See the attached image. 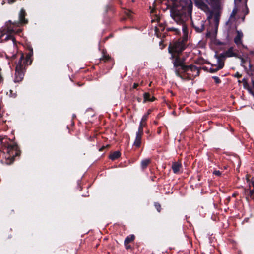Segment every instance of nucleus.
I'll list each match as a JSON object with an SVG mask.
<instances>
[{
    "label": "nucleus",
    "instance_id": "nucleus-1",
    "mask_svg": "<svg viewBox=\"0 0 254 254\" xmlns=\"http://www.w3.org/2000/svg\"><path fill=\"white\" fill-rule=\"evenodd\" d=\"M192 7L190 4L189 7H182L174 8L171 10V16L176 23L179 25V27H167L166 30L168 32H172L174 35H179L182 30L184 35L187 36L188 33L187 25L186 22L189 19L191 15Z\"/></svg>",
    "mask_w": 254,
    "mask_h": 254
},
{
    "label": "nucleus",
    "instance_id": "nucleus-2",
    "mask_svg": "<svg viewBox=\"0 0 254 254\" xmlns=\"http://www.w3.org/2000/svg\"><path fill=\"white\" fill-rule=\"evenodd\" d=\"M26 12L23 9H22L19 14V21L12 22L11 20H9L5 23L2 27V31L0 35V39L4 37V39H2L1 41H7L11 40L14 44H15V39L13 36L15 34H19L21 32L20 26L23 24L27 23V20L25 18Z\"/></svg>",
    "mask_w": 254,
    "mask_h": 254
},
{
    "label": "nucleus",
    "instance_id": "nucleus-3",
    "mask_svg": "<svg viewBox=\"0 0 254 254\" xmlns=\"http://www.w3.org/2000/svg\"><path fill=\"white\" fill-rule=\"evenodd\" d=\"M185 61H179L178 64H174L173 70L176 75L182 80H191L199 76L200 71L198 68L192 64L186 65Z\"/></svg>",
    "mask_w": 254,
    "mask_h": 254
},
{
    "label": "nucleus",
    "instance_id": "nucleus-4",
    "mask_svg": "<svg viewBox=\"0 0 254 254\" xmlns=\"http://www.w3.org/2000/svg\"><path fill=\"white\" fill-rule=\"evenodd\" d=\"M186 39H180L172 44H170L168 47V52L171 54V59L173 66L174 64H178L179 61H186V58L182 56V52L186 48Z\"/></svg>",
    "mask_w": 254,
    "mask_h": 254
},
{
    "label": "nucleus",
    "instance_id": "nucleus-5",
    "mask_svg": "<svg viewBox=\"0 0 254 254\" xmlns=\"http://www.w3.org/2000/svg\"><path fill=\"white\" fill-rule=\"evenodd\" d=\"M1 144L3 152L8 154V157H11L13 161L14 157L18 155L17 145L14 143L7 142L6 139H2Z\"/></svg>",
    "mask_w": 254,
    "mask_h": 254
},
{
    "label": "nucleus",
    "instance_id": "nucleus-6",
    "mask_svg": "<svg viewBox=\"0 0 254 254\" xmlns=\"http://www.w3.org/2000/svg\"><path fill=\"white\" fill-rule=\"evenodd\" d=\"M24 59V56L22 55L16 64L15 73V82H19L22 81L24 75V64L22 61Z\"/></svg>",
    "mask_w": 254,
    "mask_h": 254
},
{
    "label": "nucleus",
    "instance_id": "nucleus-7",
    "mask_svg": "<svg viewBox=\"0 0 254 254\" xmlns=\"http://www.w3.org/2000/svg\"><path fill=\"white\" fill-rule=\"evenodd\" d=\"M216 57L221 59V61L224 62L226 57H238V54L237 50L234 49L233 47H230L226 51L223 53H221L219 55H215Z\"/></svg>",
    "mask_w": 254,
    "mask_h": 254
},
{
    "label": "nucleus",
    "instance_id": "nucleus-8",
    "mask_svg": "<svg viewBox=\"0 0 254 254\" xmlns=\"http://www.w3.org/2000/svg\"><path fill=\"white\" fill-rule=\"evenodd\" d=\"M237 35L234 37V42L238 47V48H240L242 47L243 48L247 49V46H245L243 44V33L241 30H237L236 31Z\"/></svg>",
    "mask_w": 254,
    "mask_h": 254
},
{
    "label": "nucleus",
    "instance_id": "nucleus-9",
    "mask_svg": "<svg viewBox=\"0 0 254 254\" xmlns=\"http://www.w3.org/2000/svg\"><path fill=\"white\" fill-rule=\"evenodd\" d=\"M195 5L205 12L210 11V9L204 0H194Z\"/></svg>",
    "mask_w": 254,
    "mask_h": 254
},
{
    "label": "nucleus",
    "instance_id": "nucleus-10",
    "mask_svg": "<svg viewBox=\"0 0 254 254\" xmlns=\"http://www.w3.org/2000/svg\"><path fill=\"white\" fill-rule=\"evenodd\" d=\"M217 59V64L215 65V67H212L210 68V72L211 73H215L222 68L224 66V62L221 61V59H219L217 57H216Z\"/></svg>",
    "mask_w": 254,
    "mask_h": 254
},
{
    "label": "nucleus",
    "instance_id": "nucleus-11",
    "mask_svg": "<svg viewBox=\"0 0 254 254\" xmlns=\"http://www.w3.org/2000/svg\"><path fill=\"white\" fill-rule=\"evenodd\" d=\"M204 23L205 21L203 20L199 21L197 24L192 22V26L196 32L200 33L204 29Z\"/></svg>",
    "mask_w": 254,
    "mask_h": 254
},
{
    "label": "nucleus",
    "instance_id": "nucleus-12",
    "mask_svg": "<svg viewBox=\"0 0 254 254\" xmlns=\"http://www.w3.org/2000/svg\"><path fill=\"white\" fill-rule=\"evenodd\" d=\"M143 134V133H141L138 131L136 132L135 139L133 143V146L135 147L138 148L140 146Z\"/></svg>",
    "mask_w": 254,
    "mask_h": 254
},
{
    "label": "nucleus",
    "instance_id": "nucleus-13",
    "mask_svg": "<svg viewBox=\"0 0 254 254\" xmlns=\"http://www.w3.org/2000/svg\"><path fill=\"white\" fill-rule=\"evenodd\" d=\"M182 167V165L181 163L179 162H175L173 163L172 165V169L173 170V172L175 174H178L180 172V169Z\"/></svg>",
    "mask_w": 254,
    "mask_h": 254
},
{
    "label": "nucleus",
    "instance_id": "nucleus-14",
    "mask_svg": "<svg viewBox=\"0 0 254 254\" xmlns=\"http://www.w3.org/2000/svg\"><path fill=\"white\" fill-rule=\"evenodd\" d=\"M220 0H209V4L214 9H219L220 8Z\"/></svg>",
    "mask_w": 254,
    "mask_h": 254
},
{
    "label": "nucleus",
    "instance_id": "nucleus-15",
    "mask_svg": "<svg viewBox=\"0 0 254 254\" xmlns=\"http://www.w3.org/2000/svg\"><path fill=\"white\" fill-rule=\"evenodd\" d=\"M143 98L144 103L146 102V101H153L154 100V98L153 97L151 98L150 93L148 92H145L143 94Z\"/></svg>",
    "mask_w": 254,
    "mask_h": 254
},
{
    "label": "nucleus",
    "instance_id": "nucleus-16",
    "mask_svg": "<svg viewBox=\"0 0 254 254\" xmlns=\"http://www.w3.org/2000/svg\"><path fill=\"white\" fill-rule=\"evenodd\" d=\"M151 160L149 158H146L142 160L141 162V166L142 169L146 168L147 166L150 163Z\"/></svg>",
    "mask_w": 254,
    "mask_h": 254
},
{
    "label": "nucleus",
    "instance_id": "nucleus-17",
    "mask_svg": "<svg viewBox=\"0 0 254 254\" xmlns=\"http://www.w3.org/2000/svg\"><path fill=\"white\" fill-rule=\"evenodd\" d=\"M120 156L121 153L118 151H116L110 155L109 158L112 160H115L118 158Z\"/></svg>",
    "mask_w": 254,
    "mask_h": 254
},
{
    "label": "nucleus",
    "instance_id": "nucleus-18",
    "mask_svg": "<svg viewBox=\"0 0 254 254\" xmlns=\"http://www.w3.org/2000/svg\"><path fill=\"white\" fill-rule=\"evenodd\" d=\"M135 239L134 235H131L127 237L124 241V245L129 244L131 242L133 241Z\"/></svg>",
    "mask_w": 254,
    "mask_h": 254
},
{
    "label": "nucleus",
    "instance_id": "nucleus-19",
    "mask_svg": "<svg viewBox=\"0 0 254 254\" xmlns=\"http://www.w3.org/2000/svg\"><path fill=\"white\" fill-rule=\"evenodd\" d=\"M145 122L140 121L139 123V126L138 129V132H140L141 133H143V127L145 126Z\"/></svg>",
    "mask_w": 254,
    "mask_h": 254
},
{
    "label": "nucleus",
    "instance_id": "nucleus-20",
    "mask_svg": "<svg viewBox=\"0 0 254 254\" xmlns=\"http://www.w3.org/2000/svg\"><path fill=\"white\" fill-rule=\"evenodd\" d=\"M237 10H238L237 7L236 6H235V7L233 8L232 12L230 15V19H229V21H230L231 19L235 17V16L237 12Z\"/></svg>",
    "mask_w": 254,
    "mask_h": 254
},
{
    "label": "nucleus",
    "instance_id": "nucleus-21",
    "mask_svg": "<svg viewBox=\"0 0 254 254\" xmlns=\"http://www.w3.org/2000/svg\"><path fill=\"white\" fill-rule=\"evenodd\" d=\"M111 59V57L109 55H104L103 57L100 58L101 61H103L104 62H107L109 61Z\"/></svg>",
    "mask_w": 254,
    "mask_h": 254
},
{
    "label": "nucleus",
    "instance_id": "nucleus-22",
    "mask_svg": "<svg viewBox=\"0 0 254 254\" xmlns=\"http://www.w3.org/2000/svg\"><path fill=\"white\" fill-rule=\"evenodd\" d=\"M248 197H250L252 199L254 198V188L252 190H250L249 195L246 197L247 199H248Z\"/></svg>",
    "mask_w": 254,
    "mask_h": 254
},
{
    "label": "nucleus",
    "instance_id": "nucleus-23",
    "mask_svg": "<svg viewBox=\"0 0 254 254\" xmlns=\"http://www.w3.org/2000/svg\"><path fill=\"white\" fill-rule=\"evenodd\" d=\"M125 13L128 18H131L132 12L131 11H130L129 10H127L125 11Z\"/></svg>",
    "mask_w": 254,
    "mask_h": 254
},
{
    "label": "nucleus",
    "instance_id": "nucleus-24",
    "mask_svg": "<svg viewBox=\"0 0 254 254\" xmlns=\"http://www.w3.org/2000/svg\"><path fill=\"white\" fill-rule=\"evenodd\" d=\"M154 206L155 208L157 209V210L160 212L161 211V205L159 203L155 202L154 203Z\"/></svg>",
    "mask_w": 254,
    "mask_h": 254
},
{
    "label": "nucleus",
    "instance_id": "nucleus-25",
    "mask_svg": "<svg viewBox=\"0 0 254 254\" xmlns=\"http://www.w3.org/2000/svg\"><path fill=\"white\" fill-rule=\"evenodd\" d=\"M219 15L218 14H216L214 16V20H215V22L216 24H218V22H219Z\"/></svg>",
    "mask_w": 254,
    "mask_h": 254
},
{
    "label": "nucleus",
    "instance_id": "nucleus-26",
    "mask_svg": "<svg viewBox=\"0 0 254 254\" xmlns=\"http://www.w3.org/2000/svg\"><path fill=\"white\" fill-rule=\"evenodd\" d=\"M212 78L214 80L215 82L217 84H219L221 82L219 78L217 76H213Z\"/></svg>",
    "mask_w": 254,
    "mask_h": 254
},
{
    "label": "nucleus",
    "instance_id": "nucleus-27",
    "mask_svg": "<svg viewBox=\"0 0 254 254\" xmlns=\"http://www.w3.org/2000/svg\"><path fill=\"white\" fill-rule=\"evenodd\" d=\"M148 118V114H145L143 116L141 119V121L145 122Z\"/></svg>",
    "mask_w": 254,
    "mask_h": 254
},
{
    "label": "nucleus",
    "instance_id": "nucleus-28",
    "mask_svg": "<svg viewBox=\"0 0 254 254\" xmlns=\"http://www.w3.org/2000/svg\"><path fill=\"white\" fill-rule=\"evenodd\" d=\"M251 185H252L254 188V177L252 178L251 182L249 184V188H250Z\"/></svg>",
    "mask_w": 254,
    "mask_h": 254
},
{
    "label": "nucleus",
    "instance_id": "nucleus-29",
    "mask_svg": "<svg viewBox=\"0 0 254 254\" xmlns=\"http://www.w3.org/2000/svg\"><path fill=\"white\" fill-rule=\"evenodd\" d=\"M213 174L217 176H220L221 174V173L220 171L218 170H216L213 172Z\"/></svg>",
    "mask_w": 254,
    "mask_h": 254
},
{
    "label": "nucleus",
    "instance_id": "nucleus-30",
    "mask_svg": "<svg viewBox=\"0 0 254 254\" xmlns=\"http://www.w3.org/2000/svg\"><path fill=\"white\" fill-rule=\"evenodd\" d=\"M242 0H234V2L236 4L238 2H240ZM247 0H245V2L246 3Z\"/></svg>",
    "mask_w": 254,
    "mask_h": 254
},
{
    "label": "nucleus",
    "instance_id": "nucleus-31",
    "mask_svg": "<svg viewBox=\"0 0 254 254\" xmlns=\"http://www.w3.org/2000/svg\"><path fill=\"white\" fill-rule=\"evenodd\" d=\"M32 54H33V50H32V49H31L30 53L27 56V58L30 57V56H31V55H32Z\"/></svg>",
    "mask_w": 254,
    "mask_h": 254
},
{
    "label": "nucleus",
    "instance_id": "nucleus-32",
    "mask_svg": "<svg viewBox=\"0 0 254 254\" xmlns=\"http://www.w3.org/2000/svg\"><path fill=\"white\" fill-rule=\"evenodd\" d=\"M125 246L126 248V249H129L131 248L130 246L128 245V244H127L126 245H125Z\"/></svg>",
    "mask_w": 254,
    "mask_h": 254
},
{
    "label": "nucleus",
    "instance_id": "nucleus-33",
    "mask_svg": "<svg viewBox=\"0 0 254 254\" xmlns=\"http://www.w3.org/2000/svg\"><path fill=\"white\" fill-rule=\"evenodd\" d=\"M138 86V83H134V84H133V88L134 89H135V88H136Z\"/></svg>",
    "mask_w": 254,
    "mask_h": 254
},
{
    "label": "nucleus",
    "instance_id": "nucleus-34",
    "mask_svg": "<svg viewBox=\"0 0 254 254\" xmlns=\"http://www.w3.org/2000/svg\"><path fill=\"white\" fill-rule=\"evenodd\" d=\"M235 77H237L238 78H239L241 76V75H240L238 72H237L236 74H235Z\"/></svg>",
    "mask_w": 254,
    "mask_h": 254
},
{
    "label": "nucleus",
    "instance_id": "nucleus-35",
    "mask_svg": "<svg viewBox=\"0 0 254 254\" xmlns=\"http://www.w3.org/2000/svg\"><path fill=\"white\" fill-rule=\"evenodd\" d=\"M246 8H247V11H246L245 14H247L248 13V7H247L246 5Z\"/></svg>",
    "mask_w": 254,
    "mask_h": 254
},
{
    "label": "nucleus",
    "instance_id": "nucleus-36",
    "mask_svg": "<svg viewBox=\"0 0 254 254\" xmlns=\"http://www.w3.org/2000/svg\"><path fill=\"white\" fill-rule=\"evenodd\" d=\"M151 110H149L147 112V113L146 114H148V115L151 113Z\"/></svg>",
    "mask_w": 254,
    "mask_h": 254
},
{
    "label": "nucleus",
    "instance_id": "nucleus-37",
    "mask_svg": "<svg viewBox=\"0 0 254 254\" xmlns=\"http://www.w3.org/2000/svg\"><path fill=\"white\" fill-rule=\"evenodd\" d=\"M104 148V147H102V148H101L100 149H99V151H102V150Z\"/></svg>",
    "mask_w": 254,
    "mask_h": 254
},
{
    "label": "nucleus",
    "instance_id": "nucleus-38",
    "mask_svg": "<svg viewBox=\"0 0 254 254\" xmlns=\"http://www.w3.org/2000/svg\"><path fill=\"white\" fill-rule=\"evenodd\" d=\"M247 85V83H246L245 84H244V87H246V85Z\"/></svg>",
    "mask_w": 254,
    "mask_h": 254
},
{
    "label": "nucleus",
    "instance_id": "nucleus-39",
    "mask_svg": "<svg viewBox=\"0 0 254 254\" xmlns=\"http://www.w3.org/2000/svg\"><path fill=\"white\" fill-rule=\"evenodd\" d=\"M244 19H245V17L244 16V17L242 18V20H243V21H244Z\"/></svg>",
    "mask_w": 254,
    "mask_h": 254
}]
</instances>
